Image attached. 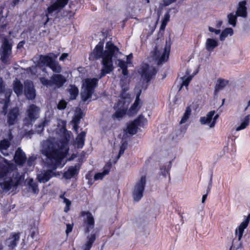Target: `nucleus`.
<instances>
[{"label":"nucleus","mask_w":250,"mask_h":250,"mask_svg":"<svg viewBox=\"0 0 250 250\" xmlns=\"http://www.w3.org/2000/svg\"><path fill=\"white\" fill-rule=\"evenodd\" d=\"M63 202L66 204V207L64 208V211L66 212L69 209V206L71 205V202L66 198H63Z\"/></svg>","instance_id":"obj_50"},{"label":"nucleus","mask_w":250,"mask_h":250,"mask_svg":"<svg viewBox=\"0 0 250 250\" xmlns=\"http://www.w3.org/2000/svg\"><path fill=\"white\" fill-rule=\"evenodd\" d=\"M247 228V224L244 223L243 224H240L238 229H235V234L238 235V241H241L243 236L244 229Z\"/></svg>","instance_id":"obj_35"},{"label":"nucleus","mask_w":250,"mask_h":250,"mask_svg":"<svg viewBox=\"0 0 250 250\" xmlns=\"http://www.w3.org/2000/svg\"><path fill=\"white\" fill-rule=\"evenodd\" d=\"M19 115V110L17 107L11 109L8 114V123L10 125H14L17 120Z\"/></svg>","instance_id":"obj_23"},{"label":"nucleus","mask_w":250,"mask_h":250,"mask_svg":"<svg viewBox=\"0 0 250 250\" xmlns=\"http://www.w3.org/2000/svg\"><path fill=\"white\" fill-rule=\"evenodd\" d=\"M218 42L216 39L212 38H208L205 42V48L208 52H212L214 49L218 46Z\"/></svg>","instance_id":"obj_24"},{"label":"nucleus","mask_w":250,"mask_h":250,"mask_svg":"<svg viewBox=\"0 0 250 250\" xmlns=\"http://www.w3.org/2000/svg\"><path fill=\"white\" fill-rule=\"evenodd\" d=\"M98 80L96 78L86 79L83 81L81 97L83 102L90 99L97 86Z\"/></svg>","instance_id":"obj_3"},{"label":"nucleus","mask_w":250,"mask_h":250,"mask_svg":"<svg viewBox=\"0 0 250 250\" xmlns=\"http://www.w3.org/2000/svg\"><path fill=\"white\" fill-rule=\"evenodd\" d=\"M12 93V91L10 89L6 90L5 94V99L4 100V105L3 107V111L7 108L8 106V103L9 102V97Z\"/></svg>","instance_id":"obj_42"},{"label":"nucleus","mask_w":250,"mask_h":250,"mask_svg":"<svg viewBox=\"0 0 250 250\" xmlns=\"http://www.w3.org/2000/svg\"><path fill=\"white\" fill-rule=\"evenodd\" d=\"M69 0H56L47 8V13L46 16L48 17V15L56 11H59L63 8L68 3Z\"/></svg>","instance_id":"obj_18"},{"label":"nucleus","mask_w":250,"mask_h":250,"mask_svg":"<svg viewBox=\"0 0 250 250\" xmlns=\"http://www.w3.org/2000/svg\"><path fill=\"white\" fill-rule=\"evenodd\" d=\"M132 57H133V56H132V54H130L126 56V62H127V63H130L129 60L131 59L132 58Z\"/></svg>","instance_id":"obj_60"},{"label":"nucleus","mask_w":250,"mask_h":250,"mask_svg":"<svg viewBox=\"0 0 250 250\" xmlns=\"http://www.w3.org/2000/svg\"><path fill=\"white\" fill-rule=\"evenodd\" d=\"M37 159L36 155H32L28 158L27 161V165L29 167L34 166V162Z\"/></svg>","instance_id":"obj_46"},{"label":"nucleus","mask_w":250,"mask_h":250,"mask_svg":"<svg viewBox=\"0 0 250 250\" xmlns=\"http://www.w3.org/2000/svg\"><path fill=\"white\" fill-rule=\"evenodd\" d=\"M146 184V177L145 175L142 176L135 185L132 191L133 198L135 202H138L143 197Z\"/></svg>","instance_id":"obj_6"},{"label":"nucleus","mask_w":250,"mask_h":250,"mask_svg":"<svg viewBox=\"0 0 250 250\" xmlns=\"http://www.w3.org/2000/svg\"><path fill=\"white\" fill-rule=\"evenodd\" d=\"M67 91L70 94V99L71 100L75 99L79 93L78 88L73 85H70Z\"/></svg>","instance_id":"obj_32"},{"label":"nucleus","mask_w":250,"mask_h":250,"mask_svg":"<svg viewBox=\"0 0 250 250\" xmlns=\"http://www.w3.org/2000/svg\"><path fill=\"white\" fill-rule=\"evenodd\" d=\"M12 44L11 42L7 38L3 40L2 44L0 49V59L4 63H8L9 57L11 54Z\"/></svg>","instance_id":"obj_8"},{"label":"nucleus","mask_w":250,"mask_h":250,"mask_svg":"<svg viewBox=\"0 0 250 250\" xmlns=\"http://www.w3.org/2000/svg\"><path fill=\"white\" fill-rule=\"evenodd\" d=\"M122 55L118 47L112 42H107L105 49L104 50V42H100L89 55V59L94 61L102 58L101 64L103 67L100 74V78H101L113 70L114 62L121 69L127 68V62L122 60L121 58Z\"/></svg>","instance_id":"obj_2"},{"label":"nucleus","mask_w":250,"mask_h":250,"mask_svg":"<svg viewBox=\"0 0 250 250\" xmlns=\"http://www.w3.org/2000/svg\"><path fill=\"white\" fill-rule=\"evenodd\" d=\"M127 68H123L122 69V74L126 77L124 80H123L121 81V85L122 88V91L121 93V97L122 99L120 100V101H124L125 99L128 96V94L125 93V92L128 89V83H129V80L127 78V75L128 74L127 72Z\"/></svg>","instance_id":"obj_17"},{"label":"nucleus","mask_w":250,"mask_h":250,"mask_svg":"<svg viewBox=\"0 0 250 250\" xmlns=\"http://www.w3.org/2000/svg\"><path fill=\"white\" fill-rule=\"evenodd\" d=\"M191 114V109L189 107H187L180 122V124L185 123L188 119Z\"/></svg>","instance_id":"obj_40"},{"label":"nucleus","mask_w":250,"mask_h":250,"mask_svg":"<svg viewBox=\"0 0 250 250\" xmlns=\"http://www.w3.org/2000/svg\"><path fill=\"white\" fill-rule=\"evenodd\" d=\"M23 0H14L13 1V3L12 4V5L13 6H15L16 4H18V3L20 2V1H22Z\"/></svg>","instance_id":"obj_61"},{"label":"nucleus","mask_w":250,"mask_h":250,"mask_svg":"<svg viewBox=\"0 0 250 250\" xmlns=\"http://www.w3.org/2000/svg\"><path fill=\"white\" fill-rule=\"evenodd\" d=\"M139 72L142 77L148 83L155 75L157 71L153 66L145 63L142 65Z\"/></svg>","instance_id":"obj_11"},{"label":"nucleus","mask_w":250,"mask_h":250,"mask_svg":"<svg viewBox=\"0 0 250 250\" xmlns=\"http://www.w3.org/2000/svg\"><path fill=\"white\" fill-rule=\"evenodd\" d=\"M73 229V224H67L66 225V229L65 232L68 235L70 232L72 231Z\"/></svg>","instance_id":"obj_54"},{"label":"nucleus","mask_w":250,"mask_h":250,"mask_svg":"<svg viewBox=\"0 0 250 250\" xmlns=\"http://www.w3.org/2000/svg\"><path fill=\"white\" fill-rule=\"evenodd\" d=\"M126 110V108L125 107L119 109L116 111L113 116L117 118H122L125 114Z\"/></svg>","instance_id":"obj_44"},{"label":"nucleus","mask_w":250,"mask_h":250,"mask_svg":"<svg viewBox=\"0 0 250 250\" xmlns=\"http://www.w3.org/2000/svg\"><path fill=\"white\" fill-rule=\"evenodd\" d=\"M86 132L85 131H82L80 133L76 139V144L78 148H82L84 145L85 141V136Z\"/></svg>","instance_id":"obj_29"},{"label":"nucleus","mask_w":250,"mask_h":250,"mask_svg":"<svg viewBox=\"0 0 250 250\" xmlns=\"http://www.w3.org/2000/svg\"><path fill=\"white\" fill-rule=\"evenodd\" d=\"M192 79V77L191 76H185L183 77H182L180 80L181 81V83H180V89L181 90L183 86H185L186 87H188V84L190 81Z\"/></svg>","instance_id":"obj_37"},{"label":"nucleus","mask_w":250,"mask_h":250,"mask_svg":"<svg viewBox=\"0 0 250 250\" xmlns=\"http://www.w3.org/2000/svg\"><path fill=\"white\" fill-rule=\"evenodd\" d=\"M95 239V234H88L86 237V242L83 247V250H90Z\"/></svg>","instance_id":"obj_26"},{"label":"nucleus","mask_w":250,"mask_h":250,"mask_svg":"<svg viewBox=\"0 0 250 250\" xmlns=\"http://www.w3.org/2000/svg\"><path fill=\"white\" fill-rule=\"evenodd\" d=\"M16 170L15 165L4 159L3 162H0V179L10 175L12 172Z\"/></svg>","instance_id":"obj_13"},{"label":"nucleus","mask_w":250,"mask_h":250,"mask_svg":"<svg viewBox=\"0 0 250 250\" xmlns=\"http://www.w3.org/2000/svg\"><path fill=\"white\" fill-rule=\"evenodd\" d=\"M250 121V115H248L242 120L240 125L236 127V130L238 131L246 128L249 125Z\"/></svg>","instance_id":"obj_31"},{"label":"nucleus","mask_w":250,"mask_h":250,"mask_svg":"<svg viewBox=\"0 0 250 250\" xmlns=\"http://www.w3.org/2000/svg\"><path fill=\"white\" fill-rule=\"evenodd\" d=\"M137 121H133L127 126V132L131 135L136 133L138 125L136 124Z\"/></svg>","instance_id":"obj_33"},{"label":"nucleus","mask_w":250,"mask_h":250,"mask_svg":"<svg viewBox=\"0 0 250 250\" xmlns=\"http://www.w3.org/2000/svg\"><path fill=\"white\" fill-rule=\"evenodd\" d=\"M171 163L169 162L168 165L163 166L160 167V171L162 175L165 176L167 173L170 168Z\"/></svg>","instance_id":"obj_45"},{"label":"nucleus","mask_w":250,"mask_h":250,"mask_svg":"<svg viewBox=\"0 0 250 250\" xmlns=\"http://www.w3.org/2000/svg\"><path fill=\"white\" fill-rule=\"evenodd\" d=\"M247 2L246 0L240 1L238 3V6L236 11V15L238 17H241L243 18H246L247 16Z\"/></svg>","instance_id":"obj_21"},{"label":"nucleus","mask_w":250,"mask_h":250,"mask_svg":"<svg viewBox=\"0 0 250 250\" xmlns=\"http://www.w3.org/2000/svg\"><path fill=\"white\" fill-rule=\"evenodd\" d=\"M25 43V42L24 41H21V42H20L17 45V48H21L23 47V45Z\"/></svg>","instance_id":"obj_59"},{"label":"nucleus","mask_w":250,"mask_h":250,"mask_svg":"<svg viewBox=\"0 0 250 250\" xmlns=\"http://www.w3.org/2000/svg\"><path fill=\"white\" fill-rule=\"evenodd\" d=\"M67 56L68 54L67 53H63L60 57L59 60L60 61H63Z\"/></svg>","instance_id":"obj_57"},{"label":"nucleus","mask_w":250,"mask_h":250,"mask_svg":"<svg viewBox=\"0 0 250 250\" xmlns=\"http://www.w3.org/2000/svg\"><path fill=\"white\" fill-rule=\"evenodd\" d=\"M233 33V30L231 28H226L225 29L220 35V40L223 41L228 36H231Z\"/></svg>","instance_id":"obj_34"},{"label":"nucleus","mask_w":250,"mask_h":250,"mask_svg":"<svg viewBox=\"0 0 250 250\" xmlns=\"http://www.w3.org/2000/svg\"><path fill=\"white\" fill-rule=\"evenodd\" d=\"M53 172L51 170L43 171L38 175V179L41 183H46L53 176Z\"/></svg>","instance_id":"obj_25"},{"label":"nucleus","mask_w":250,"mask_h":250,"mask_svg":"<svg viewBox=\"0 0 250 250\" xmlns=\"http://www.w3.org/2000/svg\"><path fill=\"white\" fill-rule=\"evenodd\" d=\"M211 184H212V179L211 178H210V182H209V185H208V192L211 187Z\"/></svg>","instance_id":"obj_64"},{"label":"nucleus","mask_w":250,"mask_h":250,"mask_svg":"<svg viewBox=\"0 0 250 250\" xmlns=\"http://www.w3.org/2000/svg\"><path fill=\"white\" fill-rule=\"evenodd\" d=\"M66 121L64 120H59L58 123V126L59 127H60L61 129L62 130V131L66 129Z\"/></svg>","instance_id":"obj_48"},{"label":"nucleus","mask_w":250,"mask_h":250,"mask_svg":"<svg viewBox=\"0 0 250 250\" xmlns=\"http://www.w3.org/2000/svg\"><path fill=\"white\" fill-rule=\"evenodd\" d=\"M207 197V194H204L202 196V202L203 203L205 202V200H206Z\"/></svg>","instance_id":"obj_63"},{"label":"nucleus","mask_w":250,"mask_h":250,"mask_svg":"<svg viewBox=\"0 0 250 250\" xmlns=\"http://www.w3.org/2000/svg\"><path fill=\"white\" fill-rule=\"evenodd\" d=\"M81 119V116L79 115H77L74 117L72 120L73 124H79Z\"/></svg>","instance_id":"obj_52"},{"label":"nucleus","mask_w":250,"mask_h":250,"mask_svg":"<svg viewBox=\"0 0 250 250\" xmlns=\"http://www.w3.org/2000/svg\"><path fill=\"white\" fill-rule=\"evenodd\" d=\"M229 81L227 80L218 78L216 82L214 90V95H217L218 93L222 90L228 84Z\"/></svg>","instance_id":"obj_22"},{"label":"nucleus","mask_w":250,"mask_h":250,"mask_svg":"<svg viewBox=\"0 0 250 250\" xmlns=\"http://www.w3.org/2000/svg\"><path fill=\"white\" fill-rule=\"evenodd\" d=\"M40 108L36 105H30L27 109V117L24 120V124L28 125L39 117Z\"/></svg>","instance_id":"obj_10"},{"label":"nucleus","mask_w":250,"mask_h":250,"mask_svg":"<svg viewBox=\"0 0 250 250\" xmlns=\"http://www.w3.org/2000/svg\"><path fill=\"white\" fill-rule=\"evenodd\" d=\"M208 30L211 32H214L216 35L219 34L221 32L220 30L216 29L211 27H208Z\"/></svg>","instance_id":"obj_56"},{"label":"nucleus","mask_w":250,"mask_h":250,"mask_svg":"<svg viewBox=\"0 0 250 250\" xmlns=\"http://www.w3.org/2000/svg\"><path fill=\"white\" fill-rule=\"evenodd\" d=\"M80 169V165L79 164L74 166L69 167L67 170L63 173V177L65 179H69L73 176L78 174Z\"/></svg>","instance_id":"obj_20"},{"label":"nucleus","mask_w":250,"mask_h":250,"mask_svg":"<svg viewBox=\"0 0 250 250\" xmlns=\"http://www.w3.org/2000/svg\"><path fill=\"white\" fill-rule=\"evenodd\" d=\"M5 90V85L2 78L0 77V94L4 93Z\"/></svg>","instance_id":"obj_51"},{"label":"nucleus","mask_w":250,"mask_h":250,"mask_svg":"<svg viewBox=\"0 0 250 250\" xmlns=\"http://www.w3.org/2000/svg\"><path fill=\"white\" fill-rule=\"evenodd\" d=\"M15 163L20 166H22L25 163L26 157L25 153L21 148H18L15 152L14 157Z\"/></svg>","instance_id":"obj_19"},{"label":"nucleus","mask_w":250,"mask_h":250,"mask_svg":"<svg viewBox=\"0 0 250 250\" xmlns=\"http://www.w3.org/2000/svg\"><path fill=\"white\" fill-rule=\"evenodd\" d=\"M250 219V214H249L248 215V216L247 217V218L246 219V220L245 221H243L242 223H241V224H243L244 223H245V224H247V227L248 225V224L249 223Z\"/></svg>","instance_id":"obj_58"},{"label":"nucleus","mask_w":250,"mask_h":250,"mask_svg":"<svg viewBox=\"0 0 250 250\" xmlns=\"http://www.w3.org/2000/svg\"><path fill=\"white\" fill-rule=\"evenodd\" d=\"M48 123V121L46 120H45L44 121H43L42 123L39 125L38 127L39 128H41V130H42L43 127L45 126L46 125H47Z\"/></svg>","instance_id":"obj_55"},{"label":"nucleus","mask_w":250,"mask_h":250,"mask_svg":"<svg viewBox=\"0 0 250 250\" xmlns=\"http://www.w3.org/2000/svg\"><path fill=\"white\" fill-rule=\"evenodd\" d=\"M134 121H137L136 124L138 126H144L147 123V120L143 116H140Z\"/></svg>","instance_id":"obj_43"},{"label":"nucleus","mask_w":250,"mask_h":250,"mask_svg":"<svg viewBox=\"0 0 250 250\" xmlns=\"http://www.w3.org/2000/svg\"><path fill=\"white\" fill-rule=\"evenodd\" d=\"M24 95L28 100H33L36 97V92L33 83L30 80H26L24 82Z\"/></svg>","instance_id":"obj_16"},{"label":"nucleus","mask_w":250,"mask_h":250,"mask_svg":"<svg viewBox=\"0 0 250 250\" xmlns=\"http://www.w3.org/2000/svg\"><path fill=\"white\" fill-rule=\"evenodd\" d=\"M169 49H167L166 46L162 52H160L157 47L155 48L154 55L156 59L158 60L157 64L160 65L163 62L167 61L169 56Z\"/></svg>","instance_id":"obj_15"},{"label":"nucleus","mask_w":250,"mask_h":250,"mask_svg":"<svg viewBox=\"0 0 250 250\" xmlns=\"http://www.w3.org/2000/svg\"><path fill=\"white\" fill-rule=\"evenodd\" d=\"M110 169V165H106L104 167V170L102 172L96 173L94 176L95 180H102L106 175L108 174Z\"/></svg>","instance_id":"obj_30"},{"label":"nucleus","mask_w":250,"mask_h":250,"mask_svg":"<svg viewBox=\"0 0 250 250\" xmlns=\"http://www.w3.org/2000/svg\"><path fill=\"white\" fill-rule=\"evenodd\" d=\"M218 115L215 114V111L212 110L208 113L206 116L200 118V122L202 125H207L210 128L215 126Z\"/></svg>","instance_id":"obj_14"},{"label":"nucleus","mask_w":250,"mask_h":250,"mask_svg":"<svg viewBox=\"0 0 250 250\" xmlns=\"http://www.w3.org/2000/svg\"><path fill=\"white\" fill-rule=\"evenodd\" d=\"M40 61L42 63L50 68L54 72L60 73L62 71V67L58 62L49 56H41Z\"/></svg>","instance_id":"obj_9"},{"label":"nucleus","mask_w":250,"mask_h":250,"mask_svg":"<svg viewBox=\"0 0 250 250\" xmlns=\"http://www.w3.org/2000/svg\"><path fill=\"white\" fill-rule=\"evenodd\" d=\"M62 140L50 138L43 141L41 144V152L44 157L45 164L48 168L56 169L61 165L62 160L68 153L70 132L64 129L62 131Z\"/></svg>","instance_id":"obj_1"},{"label":"nucleus","mask_w":250,"mask_h":250,"mask_svg":"<svg viewBox=\"0 0 250 250\" xmlns=\"http://www.w3.org/2000/svg\"><path fill=\"white\" fill-rule=\"evenodd\" d=\"M177 0H163V5L165 6H168L170 4L175 2Z\"/></svg>","instance_id":"obj_53"},{"label":"nucleus","mask_w":250,"mask_h":250,"mask_svg":"<svg viewBox=\"0 0 250 250\" xmlns=\"http://www.w3.org/2000/svg\"><path fill=\"white\" fill-rule=\"evenodd\" d=\"M237 16L236 14L234 15L233 13L228 14L227 16L229 23L233 27H235L236 25Z\"/></svg>","instance_id":"obj_38"},{"label":"nucleus","mask_w":250,"mask_h":250,"mask_svg":"<svg viewBox=\"0 0 250 250\" xmlns=\"http://www.w3.org/2000/svg\"><path fill=\"white\" fill-rule=\"evenodd\" d=\"M127 144L126 142H124L120 147L118 157H120L122 155L127 147Z\"/></svg>","instance_id":"obj_47"},{"label":"nucleus","mask_w":250,"mask_h":250,"mask_svg":"<svg viewBox=\"0 0 250 250\" xmlns=\"http://www.w3.org/2000/svg\"><path fill=\"white\" fill-rule=\"evenodd\" d=\"M66 106V103L63 100L59 102L58 104L57 107L59 109H64Z\"/></svg>","instance_id":"obj_49"},{"label":"nucleus","mask_w":250,"mask_h":250,"mask_svg":"<svg viewBox=\"0 0 250 250\" xmlns=\"http://www.w3.org/2000/svg\"><path fill=\"white\" fill-rule=\"evenodd\" d=\"M20 239V233L12 234L8 238L0 242V250H13Z\"/></svg>","instance_id":"obj_7"},{"label":"nucleus","mask_w":250,"mask_h":250,"mask_svg":"<svg viewBox=\"0 0 250 250\" xmlns=\"http://www.w3.org/2000/svg\"><path fill=\"white\" fill-rule=\"evenodd\" d=\"M9 146L10 142L7 139H3L0 142V150L4 156L8 155L7 149Z\"/></svg>","instance_id":"obj_28"},{"label":"nucleus","mask_w":250,"mask_h":250,"mask_svg":"<svg viewBox=\"0 0 250 250\" xmlns=\"http://www.w3.org/2000/svg\"><path fill=\"white\" fill-rule=\"evenodd\" d=\"M40 82L47 87H51L54 88H59L63 86L66 82L65 78L61 74H53L50 80L44 77L40 78Z\"/></svg>","instance_id":"obj_5"},{"label":"nucleus","mask_w":250,"mask_h":250,"mask_svg":"<svg viewBox=\"0 0 250 250\" xmlns=\"http://www.w3.org/2000/svg\"><path fill=\"white\" fill-rule=\"evenodd\" d=\"M5 178L3 181L0 183L1 188L6 191H9L11 188H16L19 185L21 176L16 169L10 175Z\"/></svg>","instance_id":"obj_4"},{"label":"nucleus","mask_w":250,"mask_h":250,"mask_svg":"<svg viewBox=\"0 0 250 250\" xmlns=\"http://www.w3.org/2000/svg\"><path fill=\"white\" fill-rule=\"evenodd\" d=\"M82 216L83 217V227L85 232L88 233L94 227V219L91 213L89 212L83 211L81 213Z\"/></svg>","instance_id":"obj_12"},{"label":"nucleus","mask_w":250,"mask_h":250,"mask_svg":"<svg viewBox=\"0 0 250 250\" xmlns=\"http://www.w3.org/2000/svg\"><path fill=\"white\" fill-rule=\"evenodd\" d=\"M28 185L31 188L32 191L34 193H37L39 192L37 184L34 182L33 179H30L28 182Z\"/></svg>","instance_id":"obj_41"},{"label":"nucleus","mask_w":250,"mask_h":250,"mask_svg":"<svg viewBox=\"0 0 250 250\" xmlns=\"http://www.w3.org/2000/svg\"><path fill=\"white\" fill-rule=\"evenodd\" d=\"M141 90H139L138 93H137L135 101L132 105L131 106L130 110L131 111L136 112L137 108L140 104V96L141 95Z\"/></svg>","instance_id":"obj_36"},{"label":"nucleus","mask_w":250,"mask_h":250,"mask_svg":"<svg viewBox=\"0 0 250 250\" xmlns=\"http://www.w3.org/2000/svg\"><path fill=\"white\" fill-rule=\"evenodd\" d=\"M13 85L14 91L17 96L21 95L23 93V85L21 82L16 79L13 82Z\"/></svg>","instance_id":"obj_27"},{"label":"nucleus","mask_w":250,"mask_h":250,"mask_svg":"<svg viewBox=\"0 0 250 250\" xmlns=\"http://www.w3.org/2000/svg\"><path fill=\"white\" fill-rule=\"evenodd\" d=\"M78 124H74L73 128L76 132H78Z\"/></svg>","instance_id":"obj_62"},{"label":"nucleus","mask_w":250,"mask_h":250,"mask_svg":"<svg viewBox=\"0 0 250 250\" xmlns=\"http://www.w3.org/2000/svg\"><path fill=\"white\" fill-rule=\"evenodd\" d=\"M170 20V14L169 12H167L165 15L162 20V23L161 25V29L165 30L167 22Z\"/></svg>","instance_id":"obj_39"}]
</instances>
